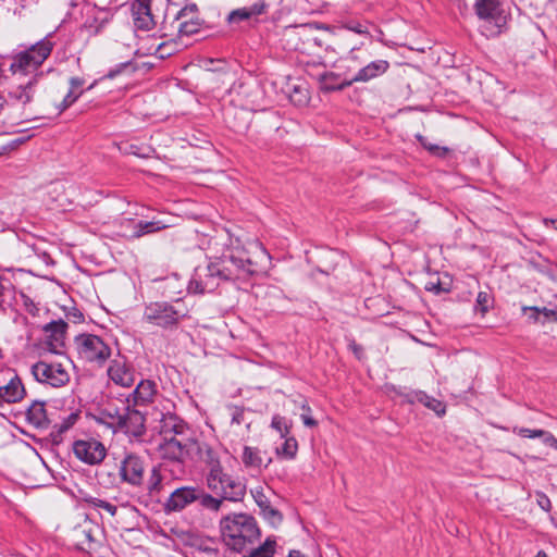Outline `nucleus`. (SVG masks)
<instances>
[{
  "mask_svg": "<svg viewBox=\"0 0 557 557\" xmlns=\"http://www.w3.org/2000/svg\"><path fill=\"white\" fill-rule=\"evenodd\" d=\"M257 263L253 262L247 249L239 239H230L221 256L215 257L206 265H198L188 284L191 294H205L215 290L221 282H247L257 274Z\"/></svg>",
  "mask_w": 557,
  "mask_h": 557,
  "instance_id": "1",
  "label": "nucleus"
},
{
  "mask_svg": "<svg viewBox=\"0 0 557 557\" xmlns=\"http://www.w3.org/2000/svg\"><path fill=\"white\" fill-rule=\"evenodd\" d=\"M224 544L236 553H243L260 536L256 519L248 513H231L220 521Z\"/></svg>",
  "mask_w": 557,
  "mask_h": 557,
  "instance_id": "2",
  "label": "nucleus"
},
{
  "mask_svg": "<svg viewBox=\"0 0 557 557\" xmlns=\"http://www.w3.org/2000/svg\"><path fill=\"white\" fill-rule=\"evenodd\" d=\"M206 485L214 495L225 502L239 503L246 496V483L244 480L233 476L223 468L206 473Z\"/></svg>",
  "mask_w": 557,
  "mask_h": 557,
  "instance_id": "3",
  "label": "nucleus"
},
{
  "mask_svg": "<svg viewBox=\"0 0 557 557\" xmlns=\"http://www.w3.org/2000/svg\"><path fill=\"white\" fill-rule=\"evenodd\" d=\"M52 49L53 44L48 38H44L28 49L14 54L10 64L11 73L27 74L37 70L50 55Z\"/></svg>",
  "mask_w": 557,
  "mask_h": 557,
  "instance_id": "4",
  "label": "nucleus"
},
{
  "mask_svg": "<svg viewBox=\"0 0 557 557\" xmlns=\"http://www.w3.org/2000/svg\"><path fill=\"white\" fill-rule=\"evenodd\" d=\"M78 358L87 363L102 367L111 357L110 346L98 335L79 334L74 338Z\"/></svg>",
  "mask_w": 557,
  "mask_h": 557,
  "instance_id": "5",
  "label": "nucleus"
},
{
  "mask_svg": "<svg viewBox=\"0 0 557 557\" xmlns=\"http://www.w3.org/2000/svg\"><path fill=\"white\" fill-rule=\"evenodd\" d=\"M180 301L170 304L168 301H153L146 305L143 319L156 326L163 329L176 325L186 312L178 308Z\"/></svg>",
  "mask_w": 557,
  "mask_h": 557,
  "instance_id": "6",
  "label": "nucleus"
},
{
  "mask_svg": "<svg viewBox=\"0 0 557 557\" xmlns=\"http://www.w3.org/2000/svg\"><path fill=\"white\" fill-rule=\"evenodd\" d=\"M34 379L44 385L60 388L70 382V373L61 362L40 360L30 367Z\"/></svg>",
  "mask_w": 557,
  "mask_h": 557,
  "instance_id": "7",
  "label": "nucleus"
},
{
  "mask_svg": "<svg viewBox=\"0 0 557 557\" xmlns=\"http://www.w3.org/2000/svg\"><path fill=\"white\" fill-rule=\"evenodd\" d=\"M145 460L135 453H125L117 466L120 482L135 488L145 484Z\"/></svg>",
  "mask_w": 557,
  "mask_h": 557,
  "instance_id": "8",
  "label": "nucleus"
},
{
  "mask_svg": "<svg viewBox=\"0 0 557 557\" xmlns=\"http://www.w3.org/2000/svg\"><path fill=\"white\" fill-rule=\"evenodd\" d=\"M474 11L480 20L490 26L486 27V36H496L502 33L506 24V15L499 0H475Z\"/></svg>",
  "mask_w": 557,
  "mask_h": 557,
  "instance_id": "9",
  "label": "nucleus"
},
{
  "mask_svg": "<svg viewBox=\"0 0 557 557\" xmlns=\"http://www.w3.org/2000/svg\"><path fill=\"white\" fill-rule=\"evenodd\" d=\"M195 440L189 437H166L162 438L159 451L163 459L174 462L182 472V465L185 459L194 453Z\"/></svg>",
  "mask_w": 557,
  "mask_h": 557,
  "instance_id": "10",
  "label": "nucleus"
},
{
  "mask_svg": "<svg viewBox=\"0 0 557 557\" xmlns=\"http://www.w3.org/2000/svg\"><path fill=\"white\" fill-rule=\"evenodd\" d=\"M73 453L78 460L89 466L100 465L108 454L104 444L94 437L75 441Z\"/></svg>",
  "mask_w": 557,
  "mask_h": 557,
  "instance_id": "11",
  "label": "nucleus"
},
{
  "mask_svg": "<svg viewBox=\"0 0 557 557\" xmlns=\"http://www.w3.org/2000/svg\"><path fill=\"white\" fill-rule=\"evenodd\" d=\"M201 25L202 20L199 17L198 7L195 3L186 4L177 11L172 22V26L181 37L198 33Z\"/></svg>",
  "mask_w": 557,
  "mask_h": 557,
  "instance_id": "12",
  "label": "nucleus"
},
{
  "mask_svg": "<svg viewBox=\"0 0 557 557\" xmlns=\"http://www.w3.org/2000/svg\"><path fill=\"white\" fill-rule=\"evenodd\" d=\"M37 94V78L34 76L26 83L12 87L8 91L7 102L26 111L30 108Z\"/></svg>",
  "mask_w": 557,
  "mask_h": 557,
  "instance_id": "13",
  "label": "nucleus"
},
{
  "mask_svg": "<svg viewBox=\"0 0 557 557\" xmlns=\"http://www.w3.org/2000/svg\"><path fill=\"white\" fill-rule=\"evenodd\" d=\"M145 422V416L138 409L126 405L117 432L124 433L129 438L139 440L146 433Z\"/></svg>",
  "mask_w": 557,
  "mask_h": 557,
  "instance_id": "14",
  "label": "nucleus"
},
{
  "mask_svg": "<svg viewBox=\"0 0 557 557\" xmlns=\"http://www.w3.org/2000/svg\"><path fill=\"white\" fill-rule=\"evenodd\" d=\"M69 324L62 320L51 321L44 326L46 334L45 344L49 351L53 354H61L62 348L65 346L66 331Z\"/></svg>",
  "mask_w": 557,
  "mask_h": 557,
  "instance_id": "15",
  "label": "nucleus"
},
{
  "mask_svg": "<svg viewBox=\"0 0 557 557\" xmlns=\"http://www.w3.org/2000/svg\"><path fill=\"white\" fill-rule=\"evenodd\" d=\"M134 26L138 30L148 32L157 25V17L152 13L151 0H137L132 5Z\"/></svg>",
  "mask_w": 557,
  "mask_h": 557,
  "instance_id": "16",
  "label": "nucleus"
},
{
  "mask_svg": "<svg viewBox=\"0 0 557 557\" xmlns=\"http://www.w3.org/2000/svg\"><path fill=\"white\" fill-rule=\"evenodd\" d=\"M199 487L183 486L171 493L165 502L168 511H181L188 505L197 500Z\"/></svg>",
  "mask_w": 557,
  "mask_h": 557,
  "instance_id": "17",
  "label": "nucleus"
},
{
  "mask_svg": "<svg viewBox=\"0 0 557 557\" xmlns=\"http://www.w3.org/2000/svg\"><path fill=\"white\" fill-rule=\"evenodd\" d=\"M107 373L114 384L122 387H131L135 382L134 369L122 359L112 360Z\"/></svg>",
  "mask_w": 557,
  "mask_h": 557,
  "instance_id": "18",
  "label": "nucleus"
},
{
  "mask_svg": "<svg viewBox=\"0 0 557 557\" xmlns=\"http://www.w3.org/2000/svg\"><path fill=\"white\" fill-rule=\"evenodd\" d=\"M112 15L109 11L97 9L96 7H88L86 11V20L83 27L90 35H98L103 27L109 23Z\"/></svg>",
  "mask_w": 557,
  "mask_h": 557,
  "instance_id": "19",
  "label": "nucleus"
},
{
  "mask_svg": "<svg viewBox=\"0 0 557 557\" xmlns=\"http://www.w3.org/2000/svg\"><path fill=\"white\" fill-rule=\"evenodd\" d=\"M157 394L156 383L149 380L140 381L132 394L126 398L127 405L147 406L152 403Z\"/></svg>",
  "mask_w": 557,
  "mask_h": 557,
  "instance_id": "20",
  "label": "nucleus"
},
{
  "mask_svg": "<svg viewBox=\"0 0 557 557\" xmlns=\"http://www.w3.org/2000/svg\"><path fill=\"white\" fill-rule=\"evenodd\" d=\"M389 63L386 60L372 61L360 69L355 76L350 78L351 85L355 83H367L387 72Z\"/></svg>",
  "mask_w": 557,
  "mask_h": 557,
  "instance_id": "21",
  "label": "nucleus"
},
{
  "mask_svg": "<svg viewBox=\"0 0 557 557\" xmlns=\"http://www.w3.org/2000/svg\"><path fill=\"white\" fill-rule=\"evenodd\" d=\"M25 388L17 375H14L5 385H0V407L3 404L17 403L23 399Z\"/></svg>",
  "mask_w": 557,
  "mask_h": 557,
  "instance_id": "22",
  "label": "nucleus"
},
{
  "mask_svg": "<svg viewBox=\"0 0 557 557\" xmlns=\"http://www.w3.org/2000/svg\"><path fill=\"white\" fill-rule=\"evenodd\" d=\"M194 451L198 455L200 461L206 463L208 471L223 468L220 461L219 453L206 443L195 441Z\"/></svg>",
  "mask_w": 557,
  "mask_h": 557,
  "instance_id": "23",
  "label": "nucleus"
},
{
  "mask_svg": "<svg viewBox=\"0 0 557 557\" xmlns=\"http://www.w3.org/2000/svg\"><path fill=\"white\" fill-rule=\"evenodd\" d=\"M320 89L325 92L343 90L351 86L350 78L341 81V76L334 72H323L318 77Z\"/></svg>",
  "mask_w": 557,
  "mask_h": 557,
  "instance_id": "24",
  "label": "nucleus"
},
{
  "mask_svg": "<svg viewBox=\"0 0 557 557\" xmlns=\"http://www.w3.org/2000/svg\"><path fill=\"white\" fill-rule=\"evenodd\" d=\"M186 430V424L175 416H168L161 420L160 433L162 435V438H182Z\"/></svg>",
  "mask_w": 557,
  "mask_h": 557,
  "instance_id": "25",
  "label": "nucleus"
},
{
  "mask_svg": "<svg viewBox=\"0 0 557 557\" xmlns=\"http://www.w3.org/2000/svg\"><path fill=\"white\" fill-rule=\"evenodd\" d=\"M95 531H97V527L89 522H85L84 524L76 527L73 530V539L75 540L77 547L81 549L91 548V545L95 542Z\"/></svg>",
  "mask_w": 557,
  "mask_h": 557,
  "instance_id": "26",
  "label": "nucleus"
},
{
  "mask_svg": "<svg viewBox=\"0 0 557 557\" xmlns=\"http://www.w3.org/2000/svg\"><path fill=\"white\" fill-rule=\"evenodd\" d=\"M124 407L119 409L113 405H108L100 410L98 420L99 422L107 424L113 433H117V428L121 425Z\"/></svg>",
  "mask_w": 557,
  "mask_h": 557,
  "instance_id": "27",
  "label": "nucleus"
},
{
  "mask_svg": "<svg viewBox=\"0 0 557 557\" xmlns=\"http://www.w3.org/2000/svg\"><path fill=\"white\" fill-rule=\"evenodd\" d=\"M243 463L246 468H253L261 470L267 468L271 462V458L264 461L262 451L257 447L245 446L242 455Z\"/></svg>",
  "mask_w": 557,
  "mask_h": 557,
  "instance_id": "28",
  "label": "nucleus"
},
{
  "mask_svg": "<svg viewBox=\"0 0 557 557\" xmlns=\"http://www.w3.org/2000/svg\"><path fill=\"white\" fill-rule=\"evenodd\" d=\"M26 419L28 423L36 428H47L48 418L46 413L45 403L34 401L26 411Z\"/></svg>",
  "mask_w": 557,
  "mask_h": 557,
  "instance_id": "29",
  "label": "nucleus"
},
{
  "mask_svg": "<svg viewBox=\"0 0 557 557\" xmlns=\"http://www.w3.org/2000/svg\"><path fill=\"white\" fill-rule=\"evenodd\" d=\"M170 226L171 224L163 220L139 221L134 226V237L138 238L147 234L159 232Z\"/></svg>",
  "mask_w": 557,
  "mask_h": 557,
  "instance_id": "30",
  "label": "nucleus"
},
{
  "mask_svg": "<svg viewBox=\"0 0 557 557\" xmlns=\"http://www.w3.org/2000/svg\"><path fill=\"white\" fill-rule=\"evenodd\" d=\"M197 500L199 502V505L206 509L213 512H218L222 509L225 500L222 499L220 496L209 493H206L202 488H199Z\"/></svg>",
  "mask_w": 557,
  "mask_h": 557,
  "instance_id": "31",
  "label": "nucleus"
},
{
  "mask_svg": "<svg viewBox=\"0 0 557 557\" xmlns=\"http://www.w3.org/2000/svg\"><path fill=\"white\" fill-rule=\"evenodd\" d=\"M162 475L158 467H153L146 482V491L150 496H157L162 490Z\"/></svg>",
  "mask_w": 557,
  "mask_h": 557,
  "instance_id": "32",
  "label": "nucleus"
},
{
  "mask_svg": "<svg viewBox=\"0 0 557 557\" xmlns=\"http://www.w3.org/2000/svg\"><path fill=\"white\" fill-rule=\"evenodd\" d=\"M263 9H264L263 4L255 3L249 8H243V9H238V10L232 12L230 18L232 21L233 20H239V21L248 20L252 16L260 15L263 12Z\"/></svg>",
  "mask_w": 557,
  "mask_h": 557,
  "instance_id": "33",
  "label": "nucleus"
},
{
  "mask_svg": "<svg viewBox=\"0 0 557 557\" xmlns=\"http://www.w3.org/2000/svg\"><path fill=\"white\" fill-rule=\"evenodd\" d=\"M275 540L268 537L262 545L251 549L245 557H272L275 553Z\"/></svg>",
  "mask_w": 557,
  "mask_h": 557,
  "instance_id": "34",
  "label": "nucleus"
},
{
  "mask_svg": "<svg viewBox=\"0 0 557 557\" xmlns=\"http://www.w3.org/2000/svg\"><path fill=\"white\" fill-rule=\"evenodd\" d=\"M388 391L393 392L396 396H399V397H403L404 398V401L408 403V404H416V403H420V395L422 394V391H413V389H409L407 391L406 388H403V387H397V386H388L387 387Z\"/></svg>",
  "mask_w": 557,
  "mask_h": 557,
  "instance_id": "35",
  "label": "nucleus"
},
{
  "mask_svg": "<svg viewBox=\"0 0 557 557\" xmlns=\"http://www.w3.org/2000/svg\"><path fill=\"white\" fill-rule=\"evenodd\" d=\"M420 404H422L428 409L434 411L438 416L445 414L446 407L444 403L441 400L429 396L426 393L422 391V394L420 395Z\"/></svg>",
  "mask_w": 557,
  "mask_h": 557,
  "instance_id": "36",
  "label": "nucleus"
},
{
  "mask_svg": "<svg viewBox=\"0 0 557 557\" xmlns=\"http://www.w3.org/2000/svg\"><path fill=\"white\" fill-rule=\"evenodd\" d=\"M285 441L281 447L276 448V453L287 459H293L298 449L297 441L294 437H284Z\"/></svg>",
  "mask_w": 557,
  "mask_h": 557,
  "instance_id": "37",
  "label": "nucleus"
},
{
  "mask_svg": "<svg viewBox=\"0 0 557 557\" xmlns=\"http://www.w3.org/2000/svg\"><path fill=\"white\" fill-rule=\"evenodd\" d=\"M84 500L94 508H100L106 510L111 517H114L117 512V507L114 504L107 502L104 499L88 496L85 497Z\"/></svg>",
  "mask_w": 557,
  "mask_h": 557,
  "instance_id": "38",
  "label": "nucleus"
},
{
  "mask_svg": "<svg viewBox=\"0 0 557 557\" xmlns=\"http://www.w3.org/2000/svg\"><path fill=\"white\" fill-rule=\"evenodd\" d=\"M261 513L263 518L273 527H277L278 524H281L283 520L282 513L277 509L273 508L271 505L261 509Z\"/></svg>",
  "mask_w": 557,
  "mask_h": 557,
  "instance_id": "39",
  "label": "nucleus"
},
{
  "mask_svg": "<svg viewBox=\"0 0 557 557\" xmlns=\"http://www.w3.org/2000/svg\"><path fill=\"white\" fill-rule=\"evenodd\" d=\"M82 95L83 91H76L75 89L70 88L63 100L57 106L58 113H62L70 108Z\"/></svg>",
  "mask_w": 557,
  "mask_h": 557,
  "instance_id": "40",
  "label": "nucleus"
},
{
  "mask_svg": "<svg viewBox=\"0 0 557 557\" xmlns=\"http://www.w3.org/2000/svg\"><path fill=\"white\" fill-rule=\"evenodd\" d=\"M271 426L280 433L281 437H286L289 434V424L286 418L280 414L273 416Z\"/></svg>",
  "mask_w": 557,
  "mask_h": 557,
  "instance_id": "41",
  "label": "nucleus"
},
{
  "mask_svg": "<svg viewBox=\"0 0 557 557\" xmlns=\"http://www.w3.org/2000/svg\"><path fill=\"white\" fill-rule=\"evenodd\" d=\"M492 299L488 293L480 292L476 296L475 307L476 311H480L484 315L491 306Z\"/></svg>",
  "mask_w": 557,
  "mask_h": 557,
  "instance_id": "42",
  "label": "nucleus"
},
{
  "mask_svg": "<svg viewBox=\"0 0 557 557\" xmlns=\"http://www.w3.org/2000/svg\"><path fill=\"white\" fill-rule=\"evenodd\" d=\"M13 286L9 281L3 282L0 277V305L13 298Z\"/></svg>",
  "mask_w": 557,
  "mask_h": 557,
  "instance_id": "43",
  "label": "nucleus"
},
{
  "mask_svg": "<svg viewBox=\"0 0 557 557\" xmlns=\"http://www.w3.org/2000/svg\"><path fill=\"white\" fill-rule=\"evenodd\" d=\"M302 413L300 414V419L302 423L308 428H314L318 425V421L313 419L311 408L307 403L301 405Z\"/></svg>",
  "mask_w": 557,
  "mask_h": 557,
  "instance_id": "44",
  "label": "nucleus"
},
{
  "mask_svg": "<svg viewBox=\"0 0 557 557\" xmlns=\"http://www.w3.org/2000/svg\"><path fill=\"white\" fill-rule=\"evenodd\" d=\"M256 504L259 506L260 510L270 505L268 497L265 496L262 487H257L250 491Z\"/></svg>",
  "mask_w": 557,
  "mask_h": 557,
  "instance_id": "45",
  "label": "nucleus"
},
{
  "mask_svg": "<svg viewBox=\"0 0 557 557\" xmlns=\"http://www.w3.org/2000/svg\"><path fill=\"white\" fill-rule=\"evenodd\" d=\"M513 433L518 434L521 437H529V438H540L542 437L543 430H531L527 428H513Z\"/></svg>",
  "mask_w": 557,
  "mask_h": 557,
  "instance_id": "46",
  "label": "nucleus"
},
{
  "mask_svg": "<svg viewBox=\"0 0 557 557\" xmlns=\"http://www.w3.org/2000/svg\"><path fill=\"white\" fill-rule=\"evenodd\" d=\"M175 42H162L157 48V53L161 59L170 57L175 52Z\"/></svg>",
  "mask_w": 557,
  "mask_h": 557,
  "instance_id": "47",
  "label": "nucleus"
},
{
  "mask_svg": "<svg viewBox=\"0 0 557 557\" xmlns=\"http://www.w3.org/2000/svg\"><path fill=\"white\" fill-rule=\"evenodd\" d=\"M76 420H77V416L72 413L65 420H63L60 424H57L55 428H58L59 433H64L74 425Z\"/></svg>",
  "mask_w": 557,
  "mask_h": 557,
  "instance_id": "48",
  "label": "nucleus"
},
{
  "mask_svg": "<svg viewBox=\"0 0 557 557\" xmlns=\"http://www.w3.org/2000/svg\"><path fill=\"white\" fill-rule=\"evenodd\" d=\"M244 421H245V410L239 407H234L232 409V423L239 425Z\"/></svg>",
  "mask_w": 557,
  "mask_h": 557,
  "instance_id": "49",
  "label": "nucleus"
},
{
  "mask_svg": "<svg viewBox=\"0 0 557 557\" xmlns=\"http://www.w3.org/2000/svg\"><path fill=\"white\" fill-rule=\"evenodd\" d=\"M540 438L546 446L557 449V438L550 432L543 430Z\"/></svg>",
  "mask_w": 557,
  "mask_h": 557,
  "instance_id": "50",
  "label": "nucleus"
},
{
  "mask_svg": "<svg viewBox=\"0 0 557 557\" xmlns=\"http://www.w3.org/2000/svg\"><path fill=\"white\" fill-rule=\"evenodd\" d=\"M345 27H346L347 29H349V30H351V32L356 33V34H360V35H362V34H368L367 28H366L362 24L357 23V22H350V23H347V24L345 25Z\"/></svg>",
  "mask_w": 557,
  "mask_h": 557,
  "instance_id": "51",
  "label": "nucleus"
},
{
  "mask_svg": "<svg viewBox=\"0 0 557 557\" xmlns=\"http://www.w3.org/2000/svg\"><path fill=\"white\" fill-rule=\"evenodd\" d=\"M523 312L531 311L532 313L529 315V319L533 323L541 322L540 320V308L539 307H523Z\"/></svg>",
  "mask_w": 557,
  "mask_h": 557,
  "instance_id": "52",
  "label": "nucleus"
},
{
  "mask_svg": "<svg viewBox=\"0 0 557 557\" xmlns=\"http://www.w3.org/2000/svg\"><path fill=\"white\" fill-rule=\"evenodd\" d=\"M537 504L545 511H549L550 510V506H552L550 499L545 494L540 493L537 495Z\"/></svg>",
  "mask_w": 557,
  "mask_h": 557,
  "instance_id": "53",
  "label": "nucleus"
},
{
  "mask_svg": "<svg viewBox=\"0 0 557 557\" xmlns=\"http://www.w3.org/2000/svg\"><path fill=\"white\" fill-rule=\"evenodd\" d=\"M540 314H543V317L547 320H552L557 322V311L548 308H540Z\"/></svg>",
  "mask_w": 557,
  "mask_h": 557,
  "instance_id": "54",
  "label": "nucleus"
},
{
  "mask_svg": "<svg viewBox=\"0 0 557 557\" xmlns=\"http://www.w3.org/2000/svg\"><path fill=\"white\" fill-rule=\"evenodd\" d=\"M84 79L81 77H71L70 78V88L75 89L76 91H83L82 87L84 85Z\"/></svg>",
  "mask_w": 557,
  "mask_h": 557,
  "instance_id": "55",
  "label": "nucleus"
},
{
  "mask_svg": "<svg viewBox=\"0 0 557 557\" xmlns=\"http://www.w3.org/2000/svg\"><path fill=\"white\" fill-rule=\"evenodd\" d=\"M421 143L424 147H426L430 151L434 152L437 156H444L448 151L447 148L444 147H438L436 145L426 146L422 140Z\"/></svg>",
  "mask_w": 557,
  "mask_h": 557,
  "instance_id": "56",
  "label": "nucleus"
},
{
  "mask_svg": "<svg viewBox=\"0 0 557 557\" xmlns=\"http://www.w3.org/2000/svg\"><path fill=\"white\" fill-rule=\"evenodd\" d=\"M425 289L429 290V292H433L435 294H441V293L446 290L445 288H443L441 286L440 283H433V282L428 283L425 285Z\"/></svg>",
  "mask_w": 557,
  "mask_h": 557,
  "instance_id": "57",
  "label": "nucleus"
},
{
  "mask_svg": "<svg viewBox=\"0 0 557 557\" xmlns=\"http://www.w3.org/2000/svg\"><path fill=\"white\" fill-rule=\"evenodd\" d=\"M349 349L356 355L358 359L361 358L363 349L360 345H358L355 341H351L348 345Z\"/></svg>",
  "mask_w": 557,
  "mask_h": 557,
  "instance_id": "58",
  "label": "nucleus"
},
{
  "mask_svg": "<svg viewBox=\"0 0 557 557\" xmlns=\"http://www.w3.org/2000/svg\"><path fill=\"white\" fill-rule=\"evenodd\" d=\"M128 65H129V62L121 63L116 70H111V71L108 73V77H110V78L115 77V76L121 72V70H122V69H124V67H126V66H128Z\"/></svg>",
  "mask_w": 557,
  "mask_h": 557,
  "instance_id": "59",
  "label": "nucleus"
},
{
  "mask_svg": "<svg viewBox=\"0 0 557 557\" xmlns=\"http://www.w3.org/2000/svg\"><path fill=\"white\" fill-rule=\"evenodd\" d=\"M544 224L546 226L552 225L557 231V219H544Z\"/></svg>",
  "mask_w": 557,
  "mask_h": 557,
  "instance_id": "60",
  "label": "nucleus"
},
{
  "mask_svg": "<svg viewBox=\"0 0 557 557\" xmlns=\"http://www.w3.org/2000/svg\"><path fill=\"white\" fill-rule=\"evenodd\" d=\"M287 557H306L300 550L293 549Z\"/></svg>",
  "mask_w": 557,
  "mask_h": 557,
  "instance_id": "61",
  "label": "nucleus"
},
{
  "mask_svg": "<svg viewBox=\"0 0 557 557\" xmlns=\"http://www.w3.org/2000/svg\"><path fill=\"white\" fill-rule=\"evenodd\" d=\"M535 557H547L546 553L543 550H540Z\"/></svg>",
  "mask_w": 557,
  "mask_h": 557,
  "instance_id": "62",
  "label": "nucleus"
},
{
  "mask_svg": "<svg viewBox=\"0 0 557 557\" xmlns=\"http://www.w3.org/2000/svg\"><path fill=\"white\" fill-rule=\"evenodd\" d=\"M4 102H7V99L0 96V109L3 107Z\"/></svg>",
  "mask_w": 557,
  "mask_h": 557,
  "instance_id": "63",
  "label": "nucleus"
},
{
  "mask_svg": "<svg viewBox=\"0 0 557 557\" xmlns=\"http://www.w3.org/2000/svg\"><path fill=\"white\" fill-rule=\"evenodd\" d=\"M3 151H4V148L0 151V156L3 153Z\"/></svg>",
  "mask_w": 557,
  "mask_h": 557,
  "instance_id": "64",
  "label": "nucleus"
}]
</instances>
